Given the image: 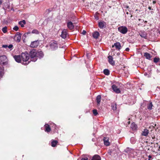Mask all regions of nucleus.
I'll use <instances>...</instances> for the list:
<instances>
[{"instance_id": "39448f33", "label": "nucleus", "mask_w": 160, "mask_h": 160, "mask_svg": "<svg viewBox=\"0 0 160 160\" xmlns=\"http://www.w3.org/2000/svg\"><path fill=\"white\" fill-rule=\"evenodd\" d=\"M50 47L52 50H54L57 49L58 47L57 42L54 41L51 42L50 44Z\"/></svg>"}, {"instance_id": "603ef678", "label": "nucleus", "mask_w": 160, "mask_h": 160, "mask_svg": "<svg viewBox=\"0 0 160 160\" xmlns=\"http://www.w3.org/2000/svg\"><path fill=\"white\" fill-rule=\"evenodd\" d=\"M132 143H135V142L134 141H132H132L131 142Z\"/></svg>"}, {"instance_id": "58836bf2", "label": "nucleus", "mask_w": 160, "mask_h": 160, "mask_svg": "<svg viewBox=\"0 0 160 160\" xmlns=\"http://www.w3.org/2000/svg\"><path fill=\"white\" fill-rule=\"evenodd\" d=\"M81 160H88V158L87 157L82 158Z\"/></svg>"}, {"instance_id": "4be33fe9", "label": "nucleus", "mask_w": 160, "mask_h": 160, "mask_svg": "<svg viewBox=\"0 0 160 160\" xmlns=\"http://www.w3.org/2000/svg\"><path fill=\"white\" fill-rule=\"evenodd\" d=\"M101 96L100 95H98L96 98L97 102L98 104H99L101 102Z\"/></svg>"}, {"instance_id": "ea45409f", "label": "nucleus", "mask_w": 160, "mask_h": 160, "mask_svg": "<svg viewBox=\"0 0 160 160\" xmlns=\"http://www.w3.org/2000/svg\"><path fill=\"white\" fill-rule=\"evenodd\" d=\"M8 45H2V47L4 48H8Z\"/></svg>"}, {"instance_id": "a18cd8bd", "label": "nucleus", "mask_w": 160, "mask_h": 160, "mask_svg": "<svg viewBox=\"0 0 160 160\" xmlns=\"http://www.w3.org/2000/svg\"><path fill=\"white\" fill-rule=\"evenodd\" d=\"M155 136H154L152 137V139H155Z\"/></svg>"}, {"instance_id": "473e14b6", "label": "nucleus", "mask_w": 160, "mask_h": 160, "mask_svg": "<svg viewBox=\"0 0 160 160\" xmlns=\"http://www.w3.org/2000/svg\"><path fill=\"white\" fill-rule=\"evenodd\" d=\"M3 69L2 68H0V76L1 77L3 74Z\"/></svg>"}, {"instance_id": "f704fd0d", "label": "nucleus", "mask_w": 160, "mask_h": 160, "mask_svg": "<svg viewBox=\"0 0 160 160\" xmlns=\"http://www.w3.org/2000/svg\"><path fill=\"white\" fill-rule=\"evenodd\" d=\"M18 27L17 26H15L13 28V29L15 31H17L18 30Z\"/></svg>"}, {"instance_id": "a211bd4d", "label": "nucleus", "mask_w": 160, "mask_h": 160, "mask_svg": "<svg viewBox=\"0 0 160 160\" xmlns=\"http://www.w3.org/2000/svg\"><path fill=\"white\" fill-rule=\"evenodd\" d=\"M45 128V131L48 132H50L51 129L49 125L47 124H46L44 125Z\"/></svg>"}, {"instance_id": "2eb2a0df", "label": "nucleus", "mask_w": 160, "mask_h": 160, "mask_svg": "<svg viewBox=\"0 0 160 160\" xmlns=\"http://www.w3.org/2000/svg\"><path fill=\"white\" fill-rule=\"evenodd\" d=\"M43 52L41 51H38L37 52V58L38 57L40 58H41L43 57Z\"/></svg>"}, {"instance_id": "c03bdc74", "label": "nucleus", "mask_w": 160, "mask_h": 160, "mask_svg": "<svg viewBox=\"0 0 160 160\" xmlns=\"http://www.w3.org/2000/svg\"><path fill=\"white\" fill-rule=\"evenodd\" d=\"M2 2V0H0V5H1Z\"/></svg>"}, {"instance_id": "5701e85b", "label": "nucleus", "mask_w": 160, "mask_h": 160, "mask_svg": "<svg viewBox=\"0 0 160 160\" xmlns=\"http://www.w3.org/2000/svg\"><path fill=\"white\" fill-rule=\"evenodd\" d=\"M144 56H145L147 59L149 60H150L151 58L150 54L147 52H145L144 53Z\"/></svg>"}, {"instance_id": "49530a36", "label": "nucleus", "mask_w": 160, "mask_h": 160, "mask_svg": "<svg viewBox=\"0 0 160 160\" xmlns=\"http://www.w3.org/2000/svg\"><path fill=\"white\" fill-rule=\"evenodd\" d=\"M133 139H134V138H131V142H132V141L133 140Z\"/></svg>"}, {"instance_id": "4c0bfd02", "label": "nucleus", "mask_w": 160, "mask_h": 160, "mask_svg": "<svg viewBox=\"0 0 160 160\" xmlns=\"http://www.w3.org/2000/svg\"><path fill=\"white\" fill-rule=\"evenodd\" d=\"M30 32H28L24 34L23 35V36H24V37H26L27 35H28V34H30Z\"/></svg>"}, {"instance_id": "6ab92c4d", "label": "nucleus", "mask_w": 160, "mask_h": 160, "mask_svg": "<svg viewBox=\"0 0 160 160\" xmlns=\"http://www.w3.org/2000/svg\"><path fill=\"white\" fill-rule=\"evenodd\" d=\"M104 144L107 146H108L109 145L110 143L108 141V139L104 137L103 139Z\"/></svg>"}, {"instance_id": "6e6552de", "label": "nucleus", "mask_w": 160, "mask_h": 160, "mask_svg": "<svg viewBox=\"0 0 160 160\" xmlns=\"http://www.w3.org/2000/svg\"><path fill=\"white\" fill-rule=\"evenodd\" d=\"M39 44V42L38 40H36L31 42L30 46L31 48H37Z\"/></svg>"}, {"instance_id": "1a4fd4ad", "label": "nucleus", "mask_w": 160, "mask_h": 160, "mask_svg": "<svg viewBox=\"0 0 160 160\" xmlns=\"http://www.w3.org/2000/svg\"><path fill=\"white\" fill-rule=\"evenodd\" d=\"M112 88L113 91L117 93H119L121 91L119 88H118L114 84L112 86Z\"/></svg>"}, {"instance_id": "2f4dec72", "label": "nucleus", "mask_w": 160, "mask_h": 160, "mask_svg": "<svg viewBox=\"0 0 160 160\" xmlns=\"http://www.w3.org/2000/svg\"><path fill=\"white\" fill-rule=\"evenodd\" d=\"M93 113L95 116L97 115L98 113L97 112V110L96 109H94L92 111Z\"/></svg>"}, {"instance_id": "de8ad7c7", "label": "nucleus", "mask_w": 160, "mask_h": 160, "mask_svg": "<svg viewBox=\"0 0 160 160\" xmlns=\"http://www.w3.org/2000/svg\"><path fill=\"white\" fill-rule=\"evenodd\" d=\"M148 8L150 10H151L152 9V8H151V7H149Z\"/></svg>"}, {"instance_id": "20e7f679", "label": "nucleus", "mask_w": 160, "mask_h": 160, "mask_svg": "<svg viewBox=\"0 0 160 160\" xmlns=\"http://www.w3.org/2000/svg\"><path fill=\"white\" fill-rule=\"evenodd\" d=\"M7 64V58L5 56H2L0 57V64L5 65Z\"/></svg>"}, {"instance_id": "f03ea898", "label": "nucleus", "mask_w": 160, "mask_h": 160, "mask_svg": "<svg viewBox=\"0 0 160 160\" xmlns=\"http://www.w3.org/2000/svg\"><path fill=\"white\" fill-rule=\"evenodd\" d=\"M29 55L30 57V59L31 61L35 62L37 60V52L35 50H33L31 51L30 52Z\"/></svg>"}, {"instance_id": "f257e3e1", "label": "nucleus", "mask_w": 160, "mask_h": 160, "mask_svg": "<svg viewBox=\"0 0 160 160\" xmlns=\"http://www.w3.org/2000/svg\"><path fill=\"white\" fill-rule=\"evenodd\" d=\"M22 60L23 61V64H27L29 63V62H28L27 63L26 62L29 59V54L27 52H26L25 53H22L21 55Z\"/></svg>"}, {"instance_id": "9d476101", "label": "nucleus", "mask_w": 160, "mask_h": 160, "mask_svg": "<svg viewBox=\"0 0 160 160\" xmlns=\"http://www.w3.org/2000/svg\"><path fill=\"white\" fill-rule=\"evenodd\" d=\"M68 30L66 29H64L62 32V34L61 35V37L63 38H65L67 35Z\"/></svg>"}, {"instance_id": "cd10ccee", "label": "nucleus", "mask_w": 160, "mask_h": 160, "mask_svg": "<svg viewBox=\"0 0 160 160\" xmlns=\"http://www.w3.org/2000/svg\"><path fill=\"white\" fill-rule=\"evenodd\" d=\"M153 105L152 102L148 104L147 108L148 109L151 110L152 109Z\"/></svg>"}, {"instance_id": "09e8293b", "label": "nucleus", "mask_w": 160, "mask_h": 160, "mask_svg": "<svg viewBox=\"0 0 160 160\" xmlns=\"http://www.w3.org/2000/svg\"><path fill=\"white\" fill-rule=\"evenodd\" d=\"M117 56H119L120 55V53L119 52H118L117 53Z\"/></svg>"}, {"instance_id": "bb28decb", "label": "nucleus", "mask_w": 160, "mask_h": 160, "mask_svg": "<svg viewBox=\"0 0 160 160\" xmlns=\"http://www.w3.org/2000/svg\"><path fill=\"white\" fill-rule=\"evenodd\" d=\"M103 73L106 75H108L110 74L109 71L108 69H105L103 70Z\"/></svg>"}, {"instance_id": "423d86ee", "label": "nucleus", "mask_w": 160, "mask_h": 160, "mask_svg": "<svg viewBox=\"0 0 160 160\" xmlns=\"http://www.w3.org/2000/svg\"><path fill=\"white\" fill-rule=\"evenodd\" d=\"M21 34L19 32H17L14 37V39L18 42H19L20 41Z\"/></svg>"}, {"instance_id": "4d7b16f0", "label": "nucleus", "mask_w": 160, "mask_h": 160, "mask_svg": "<svg viewBox=\"0 0 160 160\" xmlns=\"http://www.w3.org/2000/svg\"><path fill=\"white\" fill-rule=\"evenodd\" d=\"M132 17V16L131 15V18Z\"/></svg>"}, {"instance_id": "aec40b11", "label": "nucleus", "mask_w": 160, "mask_h": 160, "mask_svg": "<svg viewBox=\"0 0 160 160\" xmlns=\"http://www.w3.org/2000/svg\"><path fill=\"white\" fill-rule=\"evenodd\" d=\"M99 36V33L97 31L94 32L93 34V36L94 38L97 39Z\"/></svg>"}, {"instance_id": "37998d69", "label": "nucleus", "mask_w": 160, "mask_h": 160, "mask_svg": "<svg viewBox=\"0 0 160 160\" xmlns=\"http://www.w3.org/2000/svg\"><path fill=\"white\" fill-rule=\"evenodd\" d=\"M129 48H127L126 49H125V51H127V52H128L129 51Z\"/></svg>"}, {"instance_id": "dca6fc26", "label": "nucleus", "mask_w": 160, "mask_h": 160, "mask_svg": "<svg viewBox=\"0 0 160 160\" xmlns=\"http://www.w3.org/2000/svg\"><path fill=\"white\" fill-rule=\"evenodd\" d=\"M149 132L148 130L147 129H144L142 131V135L144 136H148V134Z\"/></svg>"}, {"instance_id": "f8f14e48", "label": "nucleus", "mask_w": 160, "mask_h": 160, "mask_svg": "<svg viewBox=\"0 0 160 160\" xmlns=\"http://www.w3.org/2000/svg\"><path fill=\"white\" fill-rule=\"evenodd\" d=\"M14 58L16 61L18 62H20L22 60L21 56L20 55H15L14 56Z\"/></svg>"}, {"instance_id": "c9c22d12", "label": "nucleus", "mask_w": 160, "mask_h": 160, "mask_svg": "<svg viewBox=\"0 0 160 160\" xmlns=\"http://www.w3.org/2000/svg\"><path fill=\"white\" fill-rule=\"evenodd\" d=\"M13 47V45L12 44H10L9 45H8V48L9 49H10V50H12V48Z\"/></svg>"}, {"instance_id": "6e6d98bb", "label": "nucleus", "mask_w": 160, "mask_h": 160, "mask_svg": "<svg viewBox=\"0 0 160 160\" xmlns=\"http://www.w3.org/2000/svg\"><path fill=\"white\" fill-rule=\"evenodd\" d=\"M155 126H156V124H155Z\"/></svg>"}, {"instance_id": "79ce46f5", "label": "nucleus", "mask_w": 160, "mask_h": 160, "mask_svg": "<svg viewBox=\"0 0 160 160\" xmlns=\"http://www.w3.org/2000/svg\"><path fill=\"white\" fill-rule=\"evenodd\" d=\"M148 160H151L152 158V156L151 155H149L148 156Z\"/></svg>"}, {"instance_id": "13d9d810", "label": "nucleus", "mask_w": 160, "mask_h": 160, "mask_svg": "<svg viewBox=\"0 0 160 160\" xmlns=\"http://www.w3.org/2000/svg\"><path fill=\"white\" fill-rule=\"evenodd\" d=\"M160 65V64H159Z\"/></svg>"}, {"instance_id": "a878e982", "label": "nucleus", "mask_w": 160, "mask_h": 160, "mask_svg": "<svg viewBox=\"0 0 160 160\" xmlns=\"http://www.w3.org/2000/svg\"><path fill=\"white\" fill-rule=\"evenodd\" d=\"M116 106H117V105H116V103L113 102L112 104L111 107H112V109L113 110H115L116 109H117Z\"/></svg>"}, {"instance_id": "412c9836", "label": "nucleus", "mask_w": 160, "mask_h": 160, "mask_svg": "<svg viewBox=\"0 0 160 160\" xmlns=\"http://www.w3.org/2000/svg\"><path fill=\"white\" fill-rule=\"evenodd\" d=\"M26 23V21L25 20H23L18 22V24L22 27H23L24 25Z\"/></svg>"}, {"instance_id": "7c9ffc66", "label": "nucleus", "mask_w": 160, "mask_h": 160, "mask_svg": "<svg viewBox=\"0 0 160 160\" xmlns=\"http://www.w3.org/2000/svg\"><path fill=\"white\" fill-rule=\"evenodd\" d=\"M7 27H5L2 28V30L3 32L4 33H5L7 32Z\"/></svg>"}, {"instance_id": "e433bc0d", "label": "nucleus", "mask_w": 160, "mask_h": 160, "mask_svg": "<svg viewBox=\"0 0 160 160\" xmlns=\"http://www.w3.org/2000/svg\"><path fill=\"white\" fill-rule=\"evenodd\" d=\"M140 36L142 38H145L146 37V35L145 34H140Z\"/></svg>"}, {"instance_id": "864d4df0", "label": "nucleus", "mask_w": 160, "mask_h": 160, "mask_svg": "<svg viewBox=\"0 0 160 160\" xmlns=\"http://www.w3.org/2000/svg\"><path fill=\"white\" fill-rule=\"evenodd\" d=\"M126 14H128V12H127Z\"/></svg>"}, {"instance_id": "5fc2aeb1", "label": "nucleus", "mask_w": 160, "mask_h": 160, "mask_svg": "<svg viewBox=\"0 0 160 160\" xmlns=\"http://www.w3.org/2000/svg\"><path fill=\"white\" fill-rule=\"evenodd\" d=\"M128 124H130V121H129V122H128Z\"/></svg>"}, {"instance_id": "7ed1b4c3", "label": "nucleus", "mask_w": 160, "mask_h": 160, "mask_svg": "<svg viewBox=\"0 0 160 160\" xmlns=\"http://www.w3.org/2000/svg\"><path fill=\"white\" fill-rule=\"evenodd\" d=\"M118 31L123 34H126L128 31L127 28L125 26H120L118 28Z\"/></svg>"}, {"instance_id": "f3484780", "label": "nucleus", "mask_w": 160, "mask_h": 160, "mask_svg": "<svg viewBox=\"0 0 160 160\" xmlns=\"http://www.w3.org/2000/svg\"><path fill=\"white\" fill-rule=\"evenodd\" d=\"M91 160H101V158L99 155L96 154L93 156Z\"/></svg>"}, {"instance_id": "393cba45", "label": "nucleus", "mask_w": 160, "mask_h": 160, "mask_svg": "<svg viewBox=\"0 0 160 160\" xmlns=\"http://www.w3.org/2000/svg\"><path fill=\"white\" fill-rule=\"evenodd\" d=\"M58 142L56 140H52L51 142V146L52 147H55L56 146Z\"/></svg>"}, {"instance_id": "8fccbe9b", "label": "nucleus", "mask_w": 160, "mask_h": 160, "mask_svg": "<svg viewBox=\"0 0 160 160\" xmlns=\"http://www.w3.org/2000/svg\"><path fill=\"white\" fill-rule=\"evenodd\" d=\"M159 149H158V151H159L160 152H159V155H160V146L159 147Z\"/></svg>"}, {"instance_id": "3c124183", "label": "nucleus", "mask_w": 160, "mask_h": 160, "mask_svg": "<svg viewBox=\"0 0 160 160\" xmlns=\"http://www.w3.org/2000/svg\"><path fill=\"white\" fill-rule=\"evenodd\" d=\"M156 3V2L155 1H153V4H155Z\"/></svg>"}, {"instance_id": "c756f323", "label": "nucleus", "mask_w": 160, "mask_h": 160, "mask_svg": "<svg viewBox=\"0 0 160 160\" xmlns=\"http://www.w3.org/2000/svg\"><path fill=\"white\" fill-rule=\"evenodd\" d=\"M132 150V149H131V148H126V149H125V151L127 153H129L131 152V151Z\"/></svg>"}, {"instance_id": "0eeeda50", "label": "nucleus", "mask_w": 160, "mask_h": 160, "mask_svg": "<svg viewBox=\"0 0 160 160\" xmlns=\"http://www.w3.org/2000/svg\"><path fill=\"white\" fill-rule=\"evenodd\" d=\"M98 27L101 29L105 28L107 26L106 23L103 21H100L98 22Z\"/></svg>"}, {"instance_id": "9b49d317", "label": "nucleus", "mask_w": 160, "mask_h": 160, "mask_svg": "<svg viewBox=\"0 0 160 160\" xmlns=\"http://www.w3.org/2000/svg\"><path fill=\"white\" fill-rule=\"evenodd\" d=\"M115 47L116 49L119 50L121 49V46L120 43L119 42H117L114 43V45H113L112 46V48Z\"/></svg>"}, {"instance_id": "a19ab883", "label": "nucleus", "mask_w": 160, "mask_h": 160, "mask_svg": "<svg viewBox=\"0 0 160 160\" xmlns=\"http://www.w3.org/2000/svg\"><path fill=\"white\" fill-rule=\"evenodd\" d=\"M86 33V31L83 30L82 31V34L83 35H85Z\"/></svg>"}, {"instance_id": "ddd939ff", "label": "nucleus", "mask_w": 160, "mask_h": 160, "mask_svg": "<svg viewBox=\"0 0 160 160\" xmlns=\"http://www.w3.org/2000/svg\"><path fill=\"white\" fill-rule=\"evenodd\" d=\"M67 26L70 30H72L74 28V25L73 23L71 21L68 22L67 23Z\"/></svg>"}, {"instance_id": "c85d7f7f", "label": "nucleus", "mask_w": 160, "mask_h": 160, "mask_svg": "<svg viewBox=\"0 0 160 160\" xmlns=\"http://www.w3.org/2000/svg\"><path fill=\"white\" fill-rule=\"evenodd\" d=\"M32 33L35 34H39V32L38 31V30L36 29H34L33 30L32 32Z\"/></svg>"}, {"instance_id": "72a5a7b5", "label": "nucleus", "mask_w": 160, "mask_h": 160, "mask_svg": "<svg viewBox=\"0 0 160 160\" xmlns=\"http://www.w3.org/2000/svg\"><path fill=\"white\" fill-rule=\"evenodd\" d=\"M159 60L160 59L159 58H154L153 61L154 62L157 63L159 62Z\"/></svg>"}, {"instance_id": "4468645a", "label": "nucleus", "mask_w": 160, "mask_h": 160, "mask_svg": "<svg viewBox=\"0 0 160 160\" xmlns=\"http://www.w3.org/2000/svg\"><path fill=\"white\" fill-rule=\"evenodd\" d=\"M108 58L109 63L112 65H114L115 64V62L113 60L112 57L111 56H109Z\"/></svg>"}, {"instance_id": "b1692460", "label": "nucleus", "mask_w": 160, "mask_h": 160, "mask_svg": "<svg viewBox=\"0 0 160 160\" xmlns=\"http://www.w3.org/2000/svg\"><path fill=\"white\" fill-rule=\"evenodd\" d=\"M131 128L133 130H135L137 128V125L134 123H132L131 125Z\"/></svg>"}]
</instances>
